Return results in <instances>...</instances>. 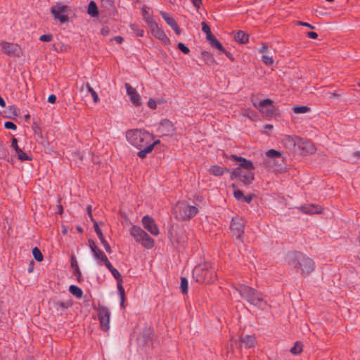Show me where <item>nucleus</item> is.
Masks as SVG:
<instances>
[{"label":"nucleus","mask_w":360,"mask_h":360,"mask_svg":"<svg viewBox=\"0 0 360 360\" xmlns=\"http://www.w3.org/2000/svg\"><path fill=\"white\" fill-rule=\"evenodd\" d=\"M125 136L129 143L139 150L137 155L141 159L145 158L160 143L159 140L153 141V135L144 129H129Z\"/></svg>","instance_id":"obj_1"},{"label":"nucleus","mask_w":360,"mask_h":360,"mask_svg":"<svg viewBox=\"0 0 360 360\" xmlns=\"http://www.w3.org/2000/svg\"><path fill=\"white\" fill-rule=\"evenodd\" d=\"M230 158L240 162L239 166L231 172L230 178L231 179H238L246 185L250 184L255 178L253 172L255 166L252 162L236 155H231Z\"/></svg>","instance_id":"obj_2"},{"label":"nucleus","mask_w":360,"mask_h":360,"mask_svg":"<svg viewBox=\"0 0 360 360\" xmlns=\"http://www.w3.org/2000/svg\"><path fill=\"white\" fill-rule=\"evenodd\" d=\"M288 263L302 274H309L314 269V262L307 255L295 252L288 255Z\"/></svg>","instance_id":"obj_3"},{"label":"nucleus","mask_w":360,"mask_h":360,"mask_svg":"<svg viewBox=\"0 0 360 360\" xmlns=\"http://www.w3.org/2000/svg\"><path fill=\"white\" fill-rule=\"evenodd\" d=\"M236 290L240 297L245 299L250 304L255 305L260 309H264L267 307V302L263 299L262 292L251 287L240 285Z\"/></svg>","instance_id":"obj_4"},{"label":"nucleus","mask_w":360,"mask_h":360,"mask_svg":"<svg viewBox=\"0 0 360 360\" xmlns=\"http://www.w3.org/2000/svg\"><path fill=\"white\" fill-rule=\"evenodd\" d=\"M193 278L199 283H211L217 278L214 266L208 262L197 265L193 270Z\"/></svg>","instance_id":"obj_5"},{"label":"nucleus","mask_w":360,"mask_h":360,"mask_svg":"<svg viewBox=\"0 0 360 360\" xmlns=\"http://www.w3.org/2000/svg\"><path fill=\"white\" fill-rule=\"evenodd\" d=\"M198 212V209L193 205H190L186 202H179L174 207V214L176 217L181 220H188L195 217Z\"/></svg>","instance_id":"obj_6"},{"label":"nucleus","mask_w":360,"mask_h":360,"mask_svg":"<svg viewBox=\"0 0 360 360\" xmlns=\"http://www.w3.org/2000/svg\"><path fill=\"white\" fill-rule=\"evenodd\" d=\"M129 233L137 243L141 244L146 249L153 248L155 244L154 240L141 227L132 226Z\"/></svg>","instance_id":"obj_7"},{"label":"nucleus","mask_w":360,"mask_h":360,"mask_svg":"<svg viewBox=\"0 0 360 360\" xmlns=\"http://www.w3.org/2000/svg\"><path fill=\"white\" fill-rule=\"evenodd\" d=\"M252 105L259 110L264 117H272L274 113V103L271 99L257 101L254 96L251 97Z\"/></svg>","instance_id":"obj_8"},{"label":"nucleus","mask_w":360,"mask_h":360,"mask_svg":"<svg viewBox=\"0 0 360 360\" xmlns=\"http://www.w3.org/2000/svg\"><path fill=\"white\" fill-rule=\"evenodd\" d=\"M51 13L56 20H58L60 22L64 23L68 20V13L70 8L67 5L61 3H57L51 7Z\"/></svg>","instance_id":"obj_9"},{"label":"nucleus","mask_w":360,"mask_h":360,"mask_svg":"<svg viewBox=\"0 0 360 360\" xmlns=\"http://www.w3.org/2000/svg\"><path fill=\"white\" fill-rule=\"evenodd\" d=\"M105 266L107 267V269L110 271V272L112 274L113 277L117 281V290H118L119 295L120 297V304H121L122 307L124 308V300H125V292H124V289L122 286L123 281L122 278V276H121L120 273L118 271V270H117L115 268H114L112 266V265L111 264L110 262L108 264H106Z\"/></svg>","instance_id":"obj_10"},{"label":"nucleus","mask_w":360,"mask_h":360,"mask_svg":"<svg viewBox=\"0 0 360 360\" xmlns=\"http://www.w3.org/2000/svg\"><path fill=\"white\" fill-rule=\"evenodd\" d=\"M98 319L101 328L103 331H108L110 329V311L104 306L98 307Z\"/></svg>","instance_id":"obj_11"},{"label":"nucleus","mask_w":360,"mask_h":360,"mask_svg":"<svg viewBox=\"0 0 360 360\" xmlns=\"http://www.w3.org/2000/svg\"><path fill=\"white\" fill-rule=\"evenodd\" d=\"M245 223L242 218L238 217H233L231 223V232L237 238L241 239L244 232Z\"/></svg>","instance_id":"obj_12"},{"label":"nucleus","mask_w":360,"mask_h":360,"mask_svg":"<svg viewBox=\"0 0 360 360\" xmlns=\"http://www.w3.org/2000/svg\"><path fill=\"white\" fill-rule=\"evenodd\" d=\"M89 248L93 252L94 258L96 260L98 265L105 264L110 263L105 254L100 250L92 240H89Z\"/></svg>","instance_id":"obj_13"},{"label":"nucleus","mask_w":360,"mask_h":360,"mask_svg":"<svg viewBox=\"0 0 360 360\" xmlns=\"http://www.w3.org/2000/svg\"><path fill=\"white\" fill-rule=\"evenodd\" d=\"M1 51L9 56H20L21 49L17 44L1 41L0 43Z\"/></svg>","instance_id":"obj_14"},{"label":"nucleus","mask_w":360,"mask_h":360,"mask_svg":"<svg viewBox=\"0 0 360 360\" xmlns=\"http://www.w3.org/2000/svg\"><path fill=\"white\" fill-rule=\"evenodd\" d=\"M148 27L151 34L155 37L161 40L165 44H169V39L167 37L163 30L160 27H159V25L155 22H150V25H148Z\"/></svg>","instance_id":"obj_15"},{"label":"nucleus","mask_w":360,"mask_h":360,"mask_svg":"<svg viewBox=\"0 0 360 360\" xmlns=\"http://www.w3.org/2000/svg\"><path fill=\"white\" fill-rule=\"evenodd\" d=\"M126 92L129 98L131 103L136 107L141 106L142 105L141 96L137 92L135 88L132 87L129 84L126 83L124 84Z\"/></svg>","instance_id":"obj_16"},{"label":"nucleus","mask_w":360,"mask_h":360,"mask_svg":"<svg viewBox=\"0 0 360 360\" xmlns=\"http://www.w3.org/2000/svg\"><path fill=\"white\" fill-rule=\"evenodd\" d=\"M297 139V146L301 150L302 155H307L316 152V147L312 142L300 138Z\"/></svg>","instance_id":"obj_17"},{"label":"nucleus","mask_w":360,"mask_h":360,"mask_svg":"<svg viewBox=\"0 0 360 360\" xmlns=\"http://www.w3.org/2000/svg\"><path fill=\"white\" fill-rule=\"evenodd\" d=\"M142 224L143 227L152 235L158 236L159 234V229L152 217L148 215L144 216L142 218Z\"/></svg>","instance_id":"obj_18"},{"label":"nucleus","mask_w":360,"mask_h":360,"mask_svg":"<svg viewBox=\"0 0 360 360\" xmlns=\"http://www.w3.org/2000/svg\"><path fill=\"white\" fill-rule=\"evenodd\" d=\"M160 14L161 15L162 18L165 20L167 24L172 27V29L175 32V33L176 34H178V35L181 34V30L179 28L177 22H176V20H174V18H172L167 13L164 12V11H160Z\"/></svg>","instance_id":"obj_19"},{"label":"nucleus","mask_w":360,"mask_h":360,"mask_svg":"<svg viewBox=\"0 0 360 360\" xmlns=\"http://www.w3.org/2000/svg\"><path fill=\"white\" fill-rule=\"evenodd\" d=\"M298 209L307 214H319L322 212V207L321 206L314 204L304 205L300 207Z\"/></svg>","instance_id":"obj_20"},{"label":"nucleus","mask_w":360,"mask_h":360,"mask_svg":"<svg viewBox=\"0 0 360 360\" xmlns=\"http://www.w3.org/2000/svg\"><path fill=\"white\" fill-rule=\"evenodd\" d=\"M299 137H292L291 136L285 135L282 139V143L284 146L289 150H294L297 145Z\"/></svg>","instance_id":"obj_21"},{"label":"nucleus","mask_w":360,"mask_h":360,"mask_svg":"<svg viewBox=\"0 0 360 360\" xmlns=\"http://www.w3.org/2000/svg\"><path fill=\"white\" fill-rule=\"evenodd\" d=\"M84 89L86 90V92L91 94L94 103H96L99 101L100 99H99V97H98L97 93L91 86L89 83H84L82 85V86L80 88L81 91H83Z\"/></svg>","instance_id":"obj_22"},{"label":"nucleus","mask_w":360,"mask_h":360,"mask_svg":"<svg viewBox=\"0 0 360 360\" xmlns=\"http://www.w3.org/2000/svg\"><path fill=\"white\" fill-rule=\"evenodd\" d=\"M266 157L269 159L272 160L274 161H276L277 160L281 159V161L283 160V158L282 157L281 152L278 150H276L274 149H270L266 152Z\"/></svg>","instance_id":"obj_23"},{"label":"nucleus","mask_w":360,"mask_h":360,"mask_svg":"<svg viewBox=\"0 0 360 360\" xmlns=\"http://www.w3.org/2000/svg\"><path fill=\"white\" fill-rule=\"evenodd\" d=\"M228 169L226 167L217 165L210 167L209 172L215 176H222Z\"/></svg>","instance_id":"obj_24"},{"label":"nucleus","mask_w":360,"mask_h":360,"mask_svg":"<svg viewBox=\"0 0 360 360\" xmlns=\"http://www.w3.org/2000/svg\"><path fill=\"white\" fill-rule=\"evenodd\" d=\"M241 341L246 348L253 347L257 342L256 338L254 335H246L241 338Z\"/></svg>","instance_id":"obj_25"},{"label":"nucleus","mask_w":360,"mask_h":360,"mask_svg":"<svg viewBox=\"0 0 360 360\" xmlns=\"http://www.w3.org/2000/svg\"><path fill=\"white\" fill-rule=\"evenodd\" d=\"M234 39L240 44H245L248 41V35L243 31H238L235 35Z\"/></svg>","instance_id":"obj_26"},{"label":"nucleus","mask_w":360,"mask_h":360,"mask_svg":"<svg viewBox=\"0 0 360 360\" xmlns=\"http://www.w3.org/2000/svg\"><path fill=\"white\" fill-rule=\"evenodd\" d=\"M69 291L71 294L75 296L77 298L80 299L82 297L83 292L80 288L77 285H71L69 287Z\"/></svg>","instance_id":"obj_27"},{"label":"nucleus","mask_w":360,"mask_h":360,"mask_svg":"<svg viewBox=\"0 0 360 360\" xmlns=\"http://www.w3.org/2000/svg\"><path fill=\"white\" fill-rule=\"evenodd\" d=\"M88 13L92 17H97L98 15L97 6L94 1H90L89 4Z\"/></svg>","instance_id":"obj_28"},{"label":"nucleus","mask_w":360,"mask_h":360,"mask_svg":"<svg viewBox=\"0 0 360 360\" xmlns=\"http://www.w3.org/2000/svg\"><path fill=\"white\" fill-rule=\"evenodd\" d=\"M71 266H72V268L73 269L75 275L77 276V280L79 281L80 278L82 277V273L79 270L77 262L74 257H72Z\"/></svg>","instance_id":"obj_29"},{"label":"nucleus","mask_w":360,"mask_h":360,"mask_svg":"<svg viewBox=\"0 0 360 360\" xmlns=\"http://www.w3.org/2000/svg\"><path fill=\"white\" fill-rule=\"evenodd\" d=\"M292 110L295 113L303 114L308 112L310 110V108L305 105H297L292 108Z\"/></svg>","instance_id":"obj_30"},{"label":"nucleus","mask_w":360,"mask_h":360,"mask_svg":"<svg viewBox=\"0 0 360 360\" xmlns=\"http://www.w3.org/2000/svg\"><path fill=\"white\" fill-rule=\"evenodd\" d=\"M302 351V345L299 342H295V345L290 349V352L294 355L300 354Z\"/></svg>","instance_id":"obj_31"},{"label":"nucleus","mask_w":360,"mask_h":360,"mask_svg":"<svg viewBox=\"0 0 360 360\" xmlns=\"http://www.w3.org/2000/svg\"><path fill=\"white\" fill-rule=\"evenodd\" d=\"M18 158L21 161L31 160L32 158L21 149H18V151L15 153Z\"/></svg>","instance_id":"obj_32"},{"label":"nucleus","mask_w":360,"mask_h":360,"mask_svg":"<svg viewBox=\"0 0 360 360\" xmlns=\"http://www.w3.org/2000/svg\"><path fill=\"white\" fill-rule=\"evenodd\" d=\"M32 255L37 261L41 262L43 260V255L38 248L35 247L32 249Z\"/></svg>","instance_id":"obj_33"},{"label":"nucleus","mask_w":360,"mask_h":360,"mask_svg":"<svg viewBox=\"0 0 360 360\" xmlns=\"http://www.w3.org/2000/svg\"><path fill=\"white\" fill-rule=\"evenodd\" d=\"M262 60L266 65H271L274 63L272 56L267 54H263L262 56Z\"/></svg>","instance_id":"obj_34"},{"label":"nucleus","mask_w":360,"mask_h":360,"mask_svg":"<svg viewBox=\"0 0 360 360\" xmlns=\"http://www.w3.org/2000/svg\"><path fill=\"white\" fill-rule=\"evenodd\" d=\"M188 288V283L187 279L184 277H181V285H180L181 291L183 293H187Z\"/></svg>","instance_id":"obj_35"},{"label":"nucleus","mask_w":360,"mask_h":360,"mask_svg":"<svg viewBox=\"0 0 360 360\" xmlns=\"http://www.w3.org/2000/svg\"><path fill=\"white\" fill-rule=\"evenodd\" d=\"M98 238H99L101 243H102L103 248H105V251L108 253H111L112 249H111L110 245L108 244V243L105 239L104 236L102 235V236L98 237Z\"/></svg>","instance_id":"obj_36"},{"label":"nucleus","mask_w":360,"mask_h":360,"mask_svg":"<svg viewBox=\"0 0 360 360\" xmlns=\"http://www.w3.org/2000/svg\"><path fill=\"white\" fill-rule=\"evenodd\" d=\"M130 28L131 29V30L134 31V32L136 34L137 37H142L143 36V30L142 29L139 28L136 25L131 24Z\"/></svg>","instance_id":"obj_37"},{"label":"nucleus","mask_w":360,"mask_h":360,"mask_svg":"<svg viewBox=\"0 0 360 360\" xmlns=\"http://www.w3.org/2000/svg\"><path fill=\"white\" fill-rule=\"evenodd\" d=\"M143 16L148 25H150V22H155L153 16L145 9L143 10Z\"/></svg>","instance_id":"obj_38"},{"label":"nucleus","mask_w":360,"mask_h":360,"mask_svg":"<svg viewBox=\"0 0 360 360\" xmlns=\"http://www.w3.org/2000/svg\"><path fill=\"white\" fill-rule=\"evenodd\" d=\"M7 148L0 141V159H5L7 157Z\"/></svg>","instance_id":"obj_39"},{"label":"nucleus","mask_w":360,"mask_h":360,"mask_svg":"<svg viewBox=\"0 0 360 360\" xmlns=\"http://www.w3.org/2000/svg\"><path fill=\"white\" fill-rule=\"evenodd\" d=\"M211 44H212V45L213 46H214L219 51H223V52L225 51L223 46L221 45V44L217 39H215L214 41H212L211 42Z\"/></svg>","instance_id":"obj_40"},{"label":"nucleus","mask_w":360,"mask_h":360,"mask_svg":"<svg viewBox=\"0 0 360 360\" xmlns=\"http://www.w3.org/2000/svg\"><path fill=\"white\" fill-rule=\"evenodd\" d=\"M178 49L185 54H188L190 49L183 43L179 42L177 45Z\"/></svg>","instance_id":"obj_41"},{"label":"nucleus","mask_w":360,"mask_h":360,"mask_svg":"<svg viewBox=\"0 0 360 360\" xmlns=\"http://www.w3.org/2000/svg\"><path fill=\"white\" fill-rule=\"evenodd\" d=\"M233 196L238 200H243L244 198L243 193L240 190H235L233 192Z\"/></svg>","instance_id":"obj_42"},{"label":"nucleus","mask_w":360,"mask_h":360,"mask_svg":"<svg viewBox=\"0 0 360 360\" xmlns=\"http://www.w3.org/2000/svg\"><path fill=\"white\" fill-rule=\"evenodd\" d=\"M52 39H53V36L51 34H43L39 37V40L41 41H46V42L51 41L52 40Z\"/></svg>","instance_id":"obj_43"},{"label":"nucleus","mask_w":360,"mask_h":360,"mask_svg":"<svg viewBox=\"0 0 360 360\" xmlns=\"http://www.w3.org/2000/svg\"><path fill=\"white\" fill-rule=\"evenodd\" d=\"M4 127L6 129L12 130H15L17 128L16 125L13 122L10 121H7L4 123Z\"/></svg>","instance_id":"obj_44"},{"label":"nucleus","mask_w":360,"mask_h":360,"mask_svg":"<svg viewBox=\"0 0 360 360\" xmlns=\"http://www.w3.org/2000/svg\"><path fill=\"white\" fill-rule=\"evenodd\" d=\"M160 126L162 127L171 128V129H172V127H173L172 123L168 120H162L160 123Z\"/></svg>","instance_id":"obj_45"},{"label":"nucleus","mask_w":360,"mask_h":360,"mask_svg":"<svg viewBox=\"0 0 360 360\" xmlns=\"http://www.w3.org/2000/svg\"><path fill=\"white\" fill-rule=\"evenodd\" d=\"M148 106L150 109L155 110L157 108V101H155L153 98H150L148 101Z\"/></svg>","instance_id":"obj_46"},{"label":"nucleus","mask_w":360,"mask_h":360,"mask_svg":"<svg viewBox=\"0 0 360 360\" xmlns=\"http://www.w3.org/2000/svg\"><path fill=\"white\" fill-rule=\"evenodd\" d=\"M94 231H95L96 233L97 234L98 237L102 236V235H103L101 229L98 226V223L94 221Z\"/></svg>","instance_id":"obj_47"},{"label":"nucleus","mask_w":360,"mask_h":360,"mask_svg":"<svg viewBox=\"0 0 360 360\" xmlns=\"http://www.w3.org/2000/svg\"><path fill=\"white\" fill-rule=\"evenodd\" d=\"M11 147L15 150V153L20 149L18 145V140L15 138H13L11 141Z\"/></svg>","instance_id":"obj_48"},{"label":"nucleus","mask_w":360,"mask_h":360,"mask_svg":"<svg viewBox=\"0 0 360 360\" xmlns=\"http://www.w3.org/2000/svg\"><path fill=\"white\" fill-rule=\"evenodd\" d=\"M202 30L203 32H205V34H209L211 31H210V27L208 26V25L205 22H202Z\"/></svg>","instance_id":"obj_49"},{"label":"nucleus","mask_w":360,"mask_h":360,"mask_svg":"<svg viewBox=\"0 0 360 360\" xmlns=\"http://www.w3.org/2000/svg\"><path fill=\"white\" fill-rule=\"evenodd\" d=\"M259 51L260 53H262L264 54L269 53V47L266 44H262L261 48L259 49Z\"/></svg>","instance_id":"obj_50"},{"label":"nucleus","mask_w":360,"mask_h":360,"mask_svg":"<svg viewBox=\"0 0 360 360\" xmlns=\"http://www.w3.org/2000/svg\"><path fill=\"white\" fill-rule=\"evenodd\" d=\"M101 33L103 35V36H107L110 33V29L107 26H105V27H103L102 29L101 30Z\"/></svg>","instance_id":"obj_51"},{"label":"nucleus","mask_w":360,"mask_h":360,"mask_svg":"<svg viewBox=\"0 0 360 360\" xmlns=\"http://www.w3.org/2000/svg\"><path fill=\"white\" fill-rule=\"evenodd\" d=\"M307 36L310 38V39H317L318 37V34L316 32H308L307 33Z\"/></svg>","instance_id":"obj_52"},{"label":"nucleus","mask_w":360,"mask_h":360,"mask_svg":"<svg viewBox=\"0 0 360 360\" xmlns=\"http://www.w3.org/2000/svg\"><path fill=\"white\" fill-rule=\"evenodd\" d=\"M110 40L115 41L117 44H122L124 41V39H123V37H122L120 36H117V37L112 38Z\"/></svg>","instance_id":"obj_53"},{"label":"nucleus","mask_w":360,"mask_h":360,"mask_svg":"<svg viewBox=\"0 0 360 360\" xmlns=\"http://www.w3.org/2000/svg\"><path fill=\"white\" fill-rule=\"evenodd\" d=\"M297 25H300V26L307 27H309L311 29H314V28L313 25H311V24H309L308 22H305L300 21V22H297Z\"/></svg>","instance_id":"obj_54"},{"label":"nucleus","mask_w":360,"mask_h":360,"mask_svg":"<svg viewBox=\"0 0 360 360\" xmlns=\"http://www.w3.org/2000/svg\"><path fill=\"white\" fill-rule=\"evenodd\" d=\"M48 101L51 103H55L56 101V96L53 94L49 95L48 97Z\"/></svg>","instance_id":"obj_55"},{"label":"nucleus","mask_w":360,"mask_h":360,"mask_svg":"<svg viewBox=\"0 0 360 360\" xmlns=\"http://www.w3.org/2000/svg\"><path fill=\"white\" fill-rule=\"evenodd\" d=\"M192 3L195 7L197 8H200V5L202 4L201 0H192Z\"/></svg>","instance_id":"obj_56"},{"label":"nucleus","mask_w":360,"mask_h":360,"mask_svg":"<svg viewBox=\"0 0 360 360\" xmlns=\"http://www.w3.org/2000/svg\"><path fill=\"white\" fill-rule=\"evenodd\" d=\"M86 212L88 213L89 217H90L91 220L94 221L93 216L91 214V207L90 205L87 206L86 207Z\"/></svg>","instance_id":"obj_57"},{"label":"nucleus","mask_w":360,"mask_h":360,"mask_svg":"<svg viewBox=\"0 0 360 360\" xmlns=\"http://www.w3.org/2000/svg\"><path fill=\"white\" fill-rule=\"evenodd\" d=\"M206 38L207 40H209L210 42L214 41L216 38L212 34V32H210L209 34H206Z\"/></svg>","instance_id":"obj_58"},{"label":"nucleus","mask_w":360,"mask_h":360,"mask_svg":"<svg viewBox=\"0 0 360 360\" xmlns=\"http://www.w3.org/2000/svg\"><path fill=\"white\" fill-rule=\"evenodd\" d=\"M252 199V195H244V198L243 199V201L246 202L247 203H250Z\"/></svg>","instance_id":"obj_59"},{"label":"nucleus","mask_w":360,"mask_h":360,"mask_svg":"<svg viewBox=\"0 0 360 360\" xmlns=\"http://www.w3.org/2000/svg\"><path fill=\"white\" fill-rule=\"evenodd\" d=\"M327 96L330 98L338 97V95L335 92H330L327 94Z\"/></svg>","instance_id":"obj_60"},{"label":"nucleus","mask_w":360,"mask_h":360,"mask_svg":"<svg viewBox=\"0 0 360 360\" xmlns=\"http://www.w3.org/2000/svg\"><path fill=\"white\" fill-rule=\"evenodd\" d=\"M0 106L4 108L6 106V102L2 97L0 96Z\"/></svg>","instance_id":"obj_61"},{"label":"nucleus","mask_w":360,"mask_h":360,"mask_svg":"<svg viewBox=\"0 0 360 360\" xmlns=\"http://www.w3.org/2000/svg\"><path fill=\"white\" fill-rule=\"evenodd\" d=\"M58 304L59 306H60L61 307H63V308H67V307H68V306H69V304H67V303H63V302L58 303Z\"/></svg>","instance_id":"obj_62"},{"label":"nucleus","mask_w":360,"mask_h":360,"mask_svg":"<svg viewBox=\"0 0 360 360\" xmlns=\"http://www.w3.org/2000/svg\"><path fill=\"white\" fill-rule=\"evenodd\" d=\"M264 129L267 130H271L273 129V126L271 124H267L264 126Z\"/></svg>","instance_id":"obj_63"},{"label":"nucleus","mask_w":360,"mask_h":360,"mask_svg":"<svg viewBox=\"0 0 360 360\" xmlns=\"http://www.w3.org/2000/svg\"><path fill=\"white\" fill-rule=\"evenodd\" d=\"M353 156L356 158H360V152L357 151L353 153Z\"/></svg>","instance_id":"obj_64"}]
</instances>
